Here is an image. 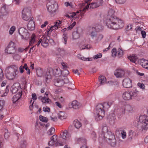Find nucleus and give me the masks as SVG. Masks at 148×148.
I'll use <instances>...</instances> for the list:
<instances>
[{
	"label": "nucleus",
	"instance_id": "aec40b11",
	"mask_svg": "<svg viewBox=\"0 0 148 148\" xmlns=\"http://www.w3.org/2000/svg\"><path fill=\"white\" fill-rule=\"evenodd\" d=\"M33 19V17H31L27 25L28 29L31 31L34 30L35 28V22Z\"/></svg>",
	"mask_w": 148,
	"mask_h": 148
},
{
	"label": "nucleus",
	"instance_id": "774afa93",
	"mask_svg": "<svg viewBox=\"0 0 148 148\" xmlns=\"http://www.w3.org/2000/svg\"><path fill=\"white\" fill-rule=\"evenodd\" d=\"M39 0H35L33 3L34 5H35L34 7H35L39 3Z\"/></svg>",
	"mask_w": 148,
	"mask_h": 148
},
{
	"label": "nucleus",
	"instance_id": "1a4fd4ad",
	"mask_svg": "<svg viewBox=\"0 0 148 148\" xmlns=\"http://www.w3.org/2000/svg\"><path fill=\"white\" fill-rule=\"evenodd\" d=\"M22 17L23 20L27 21L29 19L31 16V12L30 8H24L22 12Z\"/></svg>",
	"mask_w": 148,
	"mask_h": 148
},
{
	"label": "nucleus",
	"instance_id": "09e8293b",
	"mask_svg": "<svg viewBox=\"0 0 148 148\" xmlns=\"http://www.w3.org/2000/svg\"><path fill=\"white\" fill-rule=\"evenodd\" d=\"M5 103V101L4 100H0V110L4 107Z\"/></svg>",
	"mask_w": 148,
	"mask_h": 148
},
{
	"label": "nucleus",
	"instance_id": "13d9d810",
	"mask_svg": "<svg viewBox=\"0 0 148 148\" xmlns=\"http://www.w3.org/2000/svg\"><path fill=\"white\" fill-rule=\"evenodd\" d=\"M102 54L101 53H98L96 55H95L93 56V58L94 59H97L98 58H100L102 57Z\"/></svg>",
	"mask_w": 148,
	"mask_h": 148
},
{
	"label": "nucleus",
	"instance_id": "49530a36",
	"mask_svg": "<svg viewBox=\"0 0 148 148\" xmlns=\"http://www.w3.org/2000/svg\"><path fill=\"white\" fill-rule=\"evenodd\" d=\"M10 86L9 85L7 86L5 90V92L2 95V97L6 96L7 95L10 88Z\"/></svg>",
	"mask_w": 148,
	"mask_h": 148
},
{
	"label": "nucleus",
	"instance_id": "3c124183",
	"mask_svg": "<svg viewBox=\"0 0 148 148\" xmlns=\"http://www.w3.org/2000/svg\"><path fill=\"white\" fill-rule=\"evenodd\" d=\"M77 57L79 58L82 60L84 61H89L88 58H86L84 57H82L80 54H78Z\"/></svg>",
	"mask_w": 148,
	"mask_h": 148
},
{
	"label": "nucleus",
	"instance_id": "c9c22d12",
	"mask_svg": "<svg viewBox=\"0 0 148 148\" xmlns=\"http://www.w3.org/2000/svg\"><path fill=\"white\" fill-rule=\"evenodd\" d=\"M134 132L132 130H130L128 133L127 140L129 141H131L133 138Z\"/></svg>",
	"mask_w": 148,
	"mask_h": 148
},
{
	"label": "nucleus",
	"instance_id": "e2e57ef3",
	"mask_svg": "<svg viewBox=\"0 0 148 148\" xmlns=\"http://www.w3.org/2000/svg\"><path fill=\"white\" fill-rule=\"evenodd\" d=\"M67 38V35L66 34H64L63 35V39L64 40V43L65 44H66Z\"/></svg>",
	"mask_w": 148,
	"mask_h": 148
},
{
	"label": "nucleus",
	"instance_id": "8fccbe9b",
	"mask_svg": "<svg viewBox=\"0 0 148 148\" xmlns=\"http://www.w3.org/2000/svg\"><path fill=\"white\" fill-rule=\"evenodd\" d=\"M103 38V36L101 34H98L97 35V36L95 38V40H100Z\"/></svg>",
	"mask_w": 148,
	"mask_h": 148
},
{
	"label": "nucleus",
	"instance_id": "f704fd0d",
	"mask_svg": "<svg viewBox=\"0 0 148 148\" xmlns=\"http://www.w3.org/2000/svg\"><path fill=\"white\" fill-rule=\"evenodd\" d=\"M42 122H40L39 121H36L35 125L36 130H38L40 126H43V123H47V121H42Z\"/></svg>",
	"mask_w": 148,
	"mask_h": 148
},
{
	"label": "nucleus",
	"instance_id": "4468645a",
	"mask_svg": "<svg viewBox=\"0 0 148 148\" xmlns=\"http://www.w3.org/2000/svg\"><path fill=\"white\" fill-rule=\"evenodd\" d=\"M124 111L123 112V113L124 114L125 112L127 113H131L133 112V108L131 105L127 104L125 105L123 108Z\"/></svg>",
	"mask_w": 148,
	"mask_h": 148
},
{
	"label": "nucleus",
	"instance_id": "4be33fe9",
	"mask_svg": "<svg viewBox=\"0 0 148 148\" xmlns=\"http://www.w3.org/2000/svg\"><path fill=\"white\" fill-rule=\"evenodd\" d=\"M138 62L143 67L148 69V60L143 59H139Z\"/></svg>",
	"mask_w": 148,
	"mask_h": 148
},
{
	"label": "nucleus",
	"instance_id": "338daca9",
	"mask_svg": "<svg viewBox=\"0 0 148 148\" xmlns=\"http://www.w3.org/2000/svg\"><path fill=\"white\" fill-rule=\"evenodd\" d=\"M76 24V22H73L71 25H70L68 27V29H72L73 27Z\"/></svg>",
	"mask_w": 148,
	"mask_h": 148
},
{
	"label": "nucleus",
	"instance_id": "603ef678",
	"mask_svg": "<svg viewBox=\"0 0 148 148\" xmlns=\"http://www.w3.org/2000/svg\"><path fill=\"white\" fill-rule=\"evenodd\" d=\"M16 29V27L14 26H12L11 27L9 30V34H12Z\"/></svg>",
	"mask_w": 148,
	"mask_h": 148
},
{
	"label": "nucleus",
	"instance_id": "72a5a7b5",
	"mask_svg": "<svg viewBox=\"0 0 148 148\" xmlns=\"http://www.w3.org/2000/svg\"><path fill=\"white\" fill-rule=\"evenodd\" d=\"M68 132L67 131L65 130L62 133L60 134V138H61L63 139L66 140L67 138L69 137V136L67 135Z\"/></svg>",
	"mask_w": 148,
	"mask_h": 148
},
{
	"label": "nucleus",
	"instance_id": "6e6d98bb",
	"mask_svg": "<svg viewBox=\"0 0 148 148\" xmlns=\"http://www.w3.org/2000/svg\"><path fill=\"white\" fill-rule=\"evenodd\" d=\"M4 78L3 73L2 69L0 68V81H2Z\"/></svg>",
	"mask_w": 148,
	"mask_h": 148
},
{
	"label": "nucleus",
	"instance_id": "a878e982",
	"mask_svg": "<svg viewBox=\"0 0 148 148\" xmlns=\"http://www.w3.org/2000/svg\"><path fill=\"white\" fill-rule=\"evenodd\" d=\"M57 136L56 135H54L51 138V141H49L48 143V145L49 146H52L54 145L55 143L57 140Z\"/></svg>",
	"mask_w": 148,
	"mask_h": 148
},
{
	"label": "nucleus",
	"instance_id": "6ab92c4d",
	"mask_svg": "<svg viewBox=\"0 0 148 148\" xmlns=\"http://www.w3.org/2000/svg\"><path fill=\"white\" fill-rule=\"evenodd\" d=\"M125 74L124 71L121 69H117L114 72V75L117 77H121Z\"/></svg>",
	"mask_w": 148,
	"mask_h": 148
},
{
	"label": "nucleus",
	"instance_id": "a19ab883",
	"mask_svg": "<svg viewBox=\"0 0 148 148\" xmlns=\"http://www.w3.org/2000/svg\"><path fill=\"white\" fill-rule=\"evenodd\" d=\"M99 79L100 82V84H103L106 81V78L104 76H100L99 78Z\"/></svg>",
	"mask_w": 148,
	"mask_h": 148
},
{
	"label": "nucleus",
	"instance_id": "4c0bfd02",
	"mask_svg": "<svg viewBox=\"0 0 148 148\" xmlns=\"http://www.w3.org/2000/svg\"><path fill=\"white\" fill-rule=\"evenodd\" d=\"M75 127L77 128H79L82 125V124L79 121H74L73 123Z\"/></svg>",
	"mask_w": 148,
	"mask_h": 148
},
{
	"label": "nucleus",
	"instance_id": "ea45409f",
	"mask_svg": "<svg viewBox=\"0 0 148 148\" xmlns=\"http://www.w3.org/2000/svg\"><path fill=\"white\" fill-rule=\"evenodd\" d=\"M55 128L52 127L48 130L47 133L48 135L50 136L53 134L55 133Z\"/></svg>",
	"mask_w": 148,
	"mask_h": 148
},
{
	"label": "nucleus",
	"instance_id": "393cba45",
	"mask_svg": "<svg viewBox=\"0 0 148 148\" xmlns=\"http://www.w3.org/2000/svg\"><path fill=\"white\" fill-rule=\"evenodd\" d=\"M108 139L109 140V143L112 146L114 147L116 145V142L114 135H112L111 138L109 137Z\"/></svg>",
	"mask_w": 148,
	"mask_h": 148
},
{
	"label": "nucleus",
	"instance_id": "7ed1b4c3",
	"mask_svg": "<svg viewBox=\"0 0 148 148\" xmlns=\"http://www.w3.org/2000/svg\"><path fill=\"white\" fill-rule=\"evenodd\" d=\"M62 65L64 69L62 73L63 75L60 76L58 78L55 79V85L57 86H63L64 84L68 82L69 79L66 76L69 74V71L66 69L67 68L66 64L65 63H62Z\"/></svg>",
	"mask_w": 148,
	"mask_h": 148
},
{
	"label": "nucleus",
	"instance_id": "39448f33",
	"mask_svg": "<svg viewBox=\"0 0 148 148\" xmlns=\"http://www.w3.org/2000/svg\"><path fill=\"white\" fill-rule=\"evenodd\" d=\"M52 74L55 77H58L60 76L62 72L59 67L53 69L51 68H48L45 76L46 81L47 83L51 81L52 78Z\"/></svg>",
	"mask_w": 148,
	"mask_h": 148
},
{
	"label": "nucleus",
	"instance_id": "58836bf2",
	"mask_svg": "<svg viewBox=\"0 0 148 148\" xmlns=\"http://www.w3.org/2000/svg\"><path fill=\"white\" fill-rule=\"evenodd\" d=\"M20 146L22 148H25L27 144L26 141L24 139H23L20 141Z\"/></svg>",
	"mask_w": 148,
	"mask_h": 148
},
{
	"label": "nucleus",
	"instance_id": "f3484780",
	"mask_svg": "<svg viewBox=\"0 0 148 148\" xmlns=\"http://www.w3.org/2000/svg\"><path fill=\"white\" fill-rule=\"evenodd\" d=\"M22 90L20 89L18 93L14 95L12 98V101L13 103H15L22 96Z\"/></svg>",
	"mask_w": 148,
	"mask_h": 148
},
{
	"label": "nucleus",
	"instance_id": "20e7f679",
	"mask_svg": "<svg viewBox=\"0 0 148 148\" xmlns=\"http://www.w3.org/2000/svg\"><path fill=\"white\" fill-rule=\"evenodd\" d=\"M92 0H88L85 3H82L80 8V11L85 12L89 8L93 9L101 6L103 3V0H97L89 4Z\"/></svg>",
	"mask_w": 148,
	"mask_h": 148
},
{
	"label": "nucleus",
	"instance_id": "9d476101",
	"mask_svg": "<svg viewBox=\"0 0 148 148\" xmlns=\"http://www.w3.org/2000/svg\"><path fill=\"white\" fill-rule=\"evenodd\" d=\"M16 50L15 44L12 41L10 42L7 47L5 50V51L8 54H13Z\"/></svg>",
	"mask_w": 148,
	"mask_h": 148
},
{
	"label": "nucleus",
	"instance_id": "412c9836",
	"mask_svg": "<svg viewBox=\"0 0 148 148\" xmlns=\"http://www.w3.org/2000/svg\"><path fill=\"white\" fill-rule=\"evenodd\" d=\"M41 45L44 47H47L49 45V40L45 36H42L40 38Z\"/></svg>",
	"mask_w": 148,
	"mask_h": 148
},
{
	"label": "nucleus",
	"instance_id": "9b49d317",
	"mask_svg": "<svg viewBox=\"0 0 148 148\" xmlns=\"http://www.w3.org/2000/svg\"><path fill=\"white\" fill-rule=\"evenodd\" d=\"M18 33L23 39L27 40L29 36V33L28 32L27 30L23 27L19 29Z\"/></svg>",
	"mask_w": 148,
	"mask_h": 148
},
{
	"label": "nucleus",
	"instance_id": "0eeeda50",
	"mask_svg": "<svg viewBox=\"0 0 148 148\" xmlns=\"http://www.w3.org/2000/svg\"><path fill=\"white\" fill-rule=\"evenodd\" d=\"M139 92L136 89L124 92L122 95V98L125 100L128 101L136 99L138 97Z\"/></svg>",
	"mask_w": 148,
	"mask_h": 148
},
{
	"label": "nucleus",
	"instance_id": "79ce46f5",
	"mask_svg": "<svg viewBox=\"0 0 148 148\" xmlns=\"http://www.w3.org/2000/svg\"><path fill=\"white\" fill-rule=\"evenodd\" d=\"M10 133L8 132V130L5 129L4 130V137L5 139H8L10 137Z\"/></svg>",
	"mask_w": 148,
	"mask_h": 148
},
{
	"label": "nucleus",
	"instance_id": "bb28decb",
	"mask_svg": "<svg viewBox=\"0 0 148 148\" xmlns=\"http://www.w3.org/2000/svg\"><path fill=\"white\" fill-rule=\"evenodd\" d=\"M16 84H17L16 83L14 84L11 88L10 90L12 93H15L16 92H17V93H18L20 89H21V88L18 89V88L16 86Z\"/></svg>",
	"mask_w": 148,
	"mask_h": 148
},
{
	"label": "nucleus",
	"instance_id": "423d86ee",
	"mask_svg": "<svg viewBox=\"0 0 148 148\" xmlns=\"http://www.w3.org/2000/svg\"><path fill=\"white\" fill-rule=\"evenodd\" d=\"M18 68L15 65H10L7 67L5 70V73L7 77L10 80H13L18 73Z\"/></svg>",
	"mask_w": 148,
	"mask_h": 148
},
{
	"label": "nucleus",
	"instance_id": "37998d69",
	"mask_svg": "<svg viewBox=\"0 0 148 148\" xmlns=\"http://www.w3.org/2000/svg\"><path fill=\"white\" fill-rule=\"evenodd\" d=\"M139 120H148V117L144 114L140 115L139 119Z\"/></svg>",
	"mask_w": 148,
	"mask_h": 148
},
{
	"label": "nucleus",
	"instance_id": "dca6fc26",
	"mask_svg": "<svg viewBox=\"0 0 148 148\" xmlns=\"http://www.w3.org/2000/svg\"><path fill=\"white\" fill-rule=\"evenodd\" d=\"M19 71L20 73L22 74L24 71V69L27 71V73L29 75L30 74V69L28 68L27 64L25 63L23 65H21L19 67Z\"/></svg>",
	"mask_w": 148,
	"mask_h": 148
},
{
	"label": "nucleus",
	"instance_id": "864d4df0",
	"mask_svg": "<svg viewBox=\"0 0 148 148\" xmlns=\"http://www.w3.org/2000/svg\"><path fill=\"white\" fill-rule=\"evenodd\" d=\"M90 48V46L88 47V45H82L80 47V50L84 49H88Z\"/></svg>",
	"mask_w": 148,
	"mask_h": 148
},
{
	"label": "nucleus",
	"instance_id": "ddd939ff",
	"mask_svg": "<svg viewBox=\"0 0 148 148\" xmlns=\"http://www.w3.org/2000/svg\"><path fill=\"white\" fill-rule=\"evenodd\" d=\"M123 85L125 88H126L132 87V80L129 78H125L123 81Z\"/></svg>",
	"mask_w": 148,
	"mask_h": 148
},
{
	"label": "nucleus",
	"instance_id": "cd10ccee",
	"mask_svg": "<svg viewBox=\"0 0 148 148\" xmlns=\"http://www.w3.org/2000/svg\"><path fill=\"white\" fill-rule=\"evenodd\" d=\"M128 58L130 60V61L134 63H135L136 61L138 60V57L136 56L134 54L128 56Z\"/></svg>",
	"mask_w": 148,
	"mask_h": 148
},
{
	"label": "nucleus",
	"instance_id": "c03bdc74",
	"mask_svg": "<svg viewBox=\"0 0 148 148\" xmlns=\"http://www.w3.org/2000/svg\"><path fill=\"white\" fill-rule=\"evenodd\" d=\"M36 74L38 77H41L43 74V71L41 69H38L36 71Z\"/></svg>",
	"mask_w": 148,
	"mask_h": 148
},
{
	"label": "nucleus",
	"instance_id": "5701e85b",
	"mask_svg": "<svg viewBox=\"0 0 148 148\" xmlns=\"http://www.w3.org/2000/svg\"><path fill=\"white\" fill-rule=\"evenodd\" d=\"M79 13V11H77L76 13L73 12L68 14H66L65 16L69 18H73L74 19L77 20L78 18L77 14Z\"/></svg>",
	"mask_w": 148,
	"mask_h": 148
},
{
	"label": "nucleus",
	"instance_id": "473e14b6",
	"mask_svg": "<svg viewBox=\"0 0 148 148\" xmlns=\"http://www.w3.org/2000/svg\"><path fill=\"white\" fill-rule=\"evenodd\" d=\"M92 27H90L89 29V31L90 32V36L93 39L95 38H95H96L97 36V34H96V32L95 31V30L93 29V30H91V29Z\"/></svg>",
	"mask_w": 148,
	"mask_h": 148
},
{
	"label": "nucleus",
	"instance_id": "0e129e2a",
	"mask_svg": "<svg viewBox=\"0 0 148 148\" xmlns=\"http://www.w3.org/2000/svg\"><path fill=\"white\" fill-rule=\"evenodd\" d=\"M138 86L140 88L142 89H144L145 88V86L144 84L143 83H138Z\"/></svg>",
	"mask_w": 148,
	"mask_h": 148
},
{
	"label": "nucleus",
	"instance_id": "4d7b16f0",
	"mask_svg": "<svg viewBox=\"0 0 148 148\" xmlns=\"http://www.w3.org/2000/svg\"><path fill=\"white\" fill-rule=\"evenodd\" d=\"M132 24H129L127 25L126 27L125 28L126 31H128L131 30L132 28Z\"/></svg>",
	"mask_w": 148,
	"mask_h": 148
},
{
	"label": "nucleus",
	"instance_id": "69168bd1",
	"mask_svg": "<svg viewBox=\"0 0 148 148\" xmlns=\"http://www.w3.org/2000/svg\"><path fill=\"white\" fill-rule=\"evenodd\" d=\"M115 117V114L114 113H111L108 116L109 118L111 119H114V117Z\"/></svg>",
	"mask_w": 148,
	"mask_h": 148
},
{
	"label": "nucleus",
	"instance_id": "e433bc0d",
	"mask_svg": "<svg viewBox=\"0 0 148 148\" xmlns=\"http://www.w3.org/2000/svg\"><path fill=\"white\" fill-rule=\"evenodd\" d=\"M36 38V36L34 34L32 35L31 37V40L29 43L30 46H32V44L35 42Z\"/></svg>",
	"mask_w": 148,
	"mask_h": 148
},
{
	"label": "nucleus",
	"instance_id": "6e6552de",
	"mask_svg": "<svg viewBox=\"0 0 148 148\" xmlns=\"http://www.w3.org/2000/svg\"><path fill=\"white\" fill-rule=\"evenodd\" d=\"M46 7L49 13L54 15L58 10V6L55 0H49L47 4Z\"/></svg>",
	"mask_w": 148,
	"mask_h": 148
},
{
	"label": "nucleus",
	"instance_id": "2f4dec72",
	"mask_svg": "<svg viewBox=\"0 0 148 148\" xmlns=\"http://www.w3.org/2000/svg\"><path fill=\"white\" fill-rule=\"evenodd\" d=\"M80 34L78 30L73 32L72 34L73 39V40H76L78 38L80 37Z\"/></svg>",
	"mask_w": 148,
	"mask_h": 148
},
{
	"label": "nucleus",
	"instance_id": "c756f323",
	"mask_svg": "<svg viewBox=\"0 0 148 148\" xmlns=\"http://www.w3.org/2000/svg\"><path fill=\"white\" fill-rule=\"evenodd\" d=\"M59 118L61 120L66 119L67 114L64 112L60 111L58 114Z\"/></svg>",
	"mask_w": 148,
	"mask_h": 148
},
{
	"label": "nucleus",
	"instance_id": "b1692460",
	"mask_svg": "<svg viewBox=\"0 0 148 148\" xmlns=\"http://www.w3.org/2000/svg\"><path fill=\"white\" fill-rule=\"evenodd\" d=\"M103 29V27L100 23L97 24L95 27H92L91 30H95L97 32H100Z\"/></svg>",
	"mask_w": 148,
	"mask_h": 148
},
{
	"label": "nucleus",
	"instance_id": "680f3d73",
	"mask_svg": "<svg viewBox=\"0 0 148 148\" xmlns=\"http://www.w3.org/2000/svg\"><path fill=\"white\" fill-rule=\"evenodd\" d=\"M43 110L44 112H49L50 111V108L47 106L44 107L43 108Z\"/></svg>",
	"mask_w": 148,
	"mask_h": 148
},
{
	"label": "nucleus",
	"instance_id": "f03ea898",
	"mask_svg": "<svg viewBox=\"0 0 148 148\" xmlns=\"http://www.w3.org/2000/svg\"><path fill=\"white\" fill-rule=\"evenodd\" d=\"M112 103V101H109L97 104L95 112L96 119L97 120L102 119L105 116L106 111L108 110Z\"/></svg>",
	"mask_w": 148,
	"mask_h": 148
},
{
	"label": "nucleus",
	"instance_id": "c85d7f7f",
	"mask_svg": "<svg viewBox=\"0 0 148 148\" xmlns=\"http://www.w3.org/2000/svg\"><path fill=\"white\" fill-rule=\"evenodd\" d=\"M38 99L40 100L43 103H49V102H51V100L48 97H42L40 96L39 97Z\"/></svg>",
	"mask_w": 148,
	"mask_h": 148
},
{
	"label": "nucleus",
	"instance_id": "bf43d9fd",
	"mask_svg": "<svg viewBox=\"0 0 148 148\" xmlns=\"http://www.w3.org/2000/svg\"><path fill=\"white\" fill-rule=\"evenodd\" d=\"M126 0H115L116 2L119 4H123L126 1Z\"/></svg>",
	"mask_w": 148,
	"mask_h": 148
},
{
	"label": "nucleus",
	"instance_id": "a211bd4d",
	"mask_svg": "<svg viewBox=\"0 0 148 148\" xmlns=\"http://www.w3.org/2000/svg\"><path fill=\"white\" fill-rule=\"evenodd\" d=\"M140 121H138V124H140L142 128V131H146L148 129V121H142L140 122Z\"/></svg>",
	"mask_w": 148,
	"mask_h": 148
},
{
	"label": "nucleus",
	"instance_id": "052dcab7",
	"mask_svg": "<svg viewBox=\"0 0 148 148\" xmlns=\"http://www.w3.org/2000/svg\"><path fill=\"white\" fill-rule=\"evenodd\" d=\"M108 128L106 126H103L102 128V131L103 132H107L108 131Z\"/></svg>",
	"mask_w": 148,
	"mask_h": 148
},
{
	"label": "nucleus",
	"instance_id": "de8ad7c7",
	"mask_svg": "<svg viewBox=\"0 0 148 148\" xmlns=\"http://www.w3.org/2000/svg\"><path fill=\"white\" fill-rule=\"evenodd\" d=\"M117 53L118 56L119 58L122 57L123 55V51L120 48H119L118 49Z\"/></svg>",
	"mask_w": 148,
	"mask_h": 148
},
{
	"label": "nucleus",
	"instance_id": "5fc2aeb1",
	"mask_svg": "<svg viewBox=\"0 0 148 148\" xmlns=\"http://www.w3.org/2000/svg\"><path fill=\"white\" fill-rule=\"evenodd\" d=\"M121 137L123 139H125L126 137V133L124 130H123L121 132Z\"/></svg>",
	"mask_w": 148,
	"mask_h": 148
},
{
	"label": "nucleus",
	"instance_id": "a18cd8bd",
	"mask_svg": "<svg viewBox=\"0 0 148 148\" xmlns=\"http://www.w3.org/2000/svg\"><path fill=\"white\" fill-rule=\"evenodd\" d=\"M112 56L114 57H116V56H118L116 50L115 48L112 49Z\"/></svg>",
	"mask_w": 148,
	"mask_h": 148
},
{
	"label": "nucleus",
	"instance_id": "2eb2a0df",
	"mask_svg": "<svg viewBox=\"0 0 148 148\" xmlns=\"http://www.w3.org/2000/svg\"><path fill=\"white\" fill-rule=\"evenodd\" d=\"M32 98H30L29 100V102L30 104L29 109L31 110H32L33 108L34 100L37 99L36 94L33 93L32 94Z\"/></svg>",
	"mask_w": 148,
	"mask_h": 148
},
{
	"label": "nucleus",
	"instance_id": "f257e3e1",
	"mask_svg": "<svg viewBox=\"0 0 148 148\" xmlns=\"http://www.w3.org/2000/svg\"><path fill=\"white\" fill-rule=\"evenodd\" d=\"M114 11L112 9L109 10L108 15L104 19V22L110 29H117L123 27L124 25L123 21L114 15Z\"/></svg>",
	"mask_w": 148,
	"mask_h": 148
},
{
	"label": "nucleus",
	"instance_id": "7c9ffc66",
	"mask_svg": "<svg viewBox=\"0 0 148 148\" xmlns=\"http://www.w3.org/2000/svg\"><path fill=\"white\" fill-rule=\"evenodd\" d=\"M71 105L72 108L75 109H78L81 106L80 104L76 100L73 101Z\"/></svg>",
	"mask_w": 148,
	"mask_h": 148
},
{
	"label": "nucleus",
	"instance_id": "f8f14e48",
	"mask_svg": "<svg viewBox=\"0 0 148 148\" xmlns=\"http://www.w3.org/2000/svg\"><path fill=\"white\" fill-rule=\"evenodd\" d=\"M61 23V21H58L55 22L54 25L51 26L48 29L47 31L48 33H51L53 30L57 29L60 26Z\"/></svg>",
	"mask_w": 148,
	"mask_h": 148
}]
</instances>
